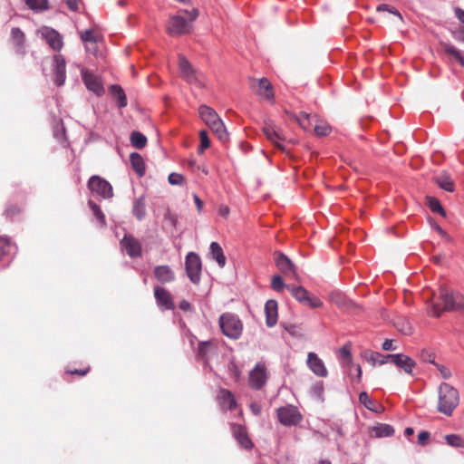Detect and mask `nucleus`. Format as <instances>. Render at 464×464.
<instances>
[{
  "label": "nucleus",
  "mask_w": 464,
  "mask_h": 464,
  "mask_svg": "<svg viewBox=\"0 0 464 464\" xmlns=\"http://www.w3.org/2000/svg\"><path fill=\"white\" fill-rule=\"evenodd\" d=\"M441 45H442L444 52L448 55L454 57L461 65L464 66V57L457 48H455L453 45H451L450 44H446V43L441 44Z\"/></svg>",
  "instance_id": "obj_35"
},
{
  "label": "nucleus",
  "mask_w": 464,
  "mask_h": 464,
  "mask_svg": "<svg viewBox=\"0 0 464 464\" xmlns=\"http://www.w3.org/2000/svg\"><path fill=\"white\" fill-rule=\"evenodd\" d=\"M231 430L234 438L237 440L240 447L246 450H251L253 448L254 444L244 426L240 424H232Z\"/></svg>",
  "instance_id": "obj_16"
},
{
  "label": "nucleus",
  "mask_w": 464,
  "mask_h": 464,
  "mask_svg": "<svg viewBox=\"0 0 464 464\" xmlns=\"http://www.w3.org/2000/svg\"><path fill=\"white\" fill-rule=\"evenodd\" d=\"M228 371H229V373L230 375L236 380L237 381L241 375V372L239 370V368L237 367V365L234 362H231L229 365H228Z\"/></svg>",
  "instance_id": "obj_51"
},
{
  "label": "nucleus",
  "mask_w": 464,
  "mask_h": 464,
  "mask_svg": "<svg viewBox=\"0 0 464 464\" xmlns=\"http://www.w3.org/2000/svg\"><path fill=\"white\" fill-rule=\"evenodd\" d=\"M362 358L371 363L372 366L379 364V361L382 360V354L373 351H364L362 353Z\"/></svg>",
  "instance_id": "obj_37"
},
{
  "label": "nucleus",
  "mask_w": 464,
  "mask_h": 464,
  "mask_svg": "<svg viewBox=\"0 0 464 464\" xmlns=\"http://www.w3.org/2000/svg\"><path fill=\"white\" fill-rule=\"evenodd\" d=\"M22 208L16 204H11L6 207L5 210V215L8 218H14V217L19 216L22 213Z\"/></svg>",
  "instance_id": "obj_44"
},
{
  "label": "nucleus",
  "mask_w": 464,
  "mask_h": 464,
  "mask_svg": "<svg viewBox=\"0 0 464 464\" xmlns=\"http://www.w3.org/2000/svg\"><path fill=\"white\" fill-rule=\"evenodd\" d=\"M121 246L130 257L141 256V245L140 241L131 235H125L121 240Z\"/></svg>",
  "instance_id": "obj_14"
},
{
  "label": "nucleus",
  "mask_w": 464,
  "mask_h": 464,
  "mask_svg": "<svg viewBox=\"0 0 464 464\" xmlns=\"http://www.w3.org/2000/svg\"><path fill=\"white\" fill-rule=\"evenodd\" d=\"M307 365L309 369L319 377H326L327 369L322 359L315 353L310 352L307 354Z\"/></svg>",
  "instance_id": "obj_17"
},
{
  "label": "nucleus",
  "mask_w": 464,
  "mask_h": 464,
  "mask_svg": "<svg viewBox=\"0 0 464 464\" xmlns=\"http://www.w3.org/2000/svg\"><path fill=\"white\" fill-rule=\"evenodd\" d=\"M43 38H44L49 46L53 51H60L63 46V36L54 29L44 26L40 29Z\"/></svg>",
  "instance_id": "obj_12"
},
{
  "label": "nucleus",
  "mask_w": 464,
  "mask_h": 464,
  "mask_svg": "<svg viewBox=\"0 0 464 464\" xmlns=\"http://www.w3.org/2000/svg\"><path fill=\"white\" fill-rule=\"evenodd\" d=\"M169 182L171 185H181L184 183V177L179 173H171L169 176Z\"/></svg>",
  "instance_id": "obj_50"
},
{
  "label": "nucleus",
  "mask_w": 464,
  "mask_h": 464,
  "mask_svg": "<svg viewBox=\"0 0 464 464\" xmlns=\"http://www.w3.org/2000/svg\"><path fill=\"white\" fill-rule=\"evenodd\" d=\"M340 357L342 359V364L344 367L353 366L352 353L349 345H343L340 349Z\"/></svg>",
  "instance_id": "obj_38"
},
{
  "label": "nucleus",
  "mask_w": 464,
  "mask_h": 464,
  "mask_svg": "<svg viewBox=\"0 0 464 464\" xmlns=\"http://www.w3.org/2000/svg\"><path fill=\"white\" fill-rule=\"evenodd\" d=\"M88 188L92 192L104 198H111L113 194L111 184L99 176H92L90 178L88 181Z\"/></svg>",
  "instance_id": "obj_10"
},
{
  "label": "nucleus",
  "mask_w": 464,
  "mask_h": 464,
  "mask_svg": "<svg viewBox=\"0 0 464 464\" xmlns=\"http://www.w3.org/2000/svg\"><path fill=\"white\" fill-rule=\"evenodd\" d=\"M11 38L12 42L16 49V52L18 53L24 54V42H25V35L19 29V28H13L11 31Z\"/></svg>",
  "instance_id": "obj_28"
},
{
  "label": "nucleus",
  "mask_w": 464,
  "mask_h": 464,
  "mask_svg": "<svg viewBox=\"0 0 464 464\" xmlns=\"http://www.w3.org/2000/svg\"><path fill=\"white\" fill-rule=\"evenodd\" d=\"M438 394V411L446 416H451L459 403L458 390L447 382H442L439 386Z\"/></svg>",
  "instance_id": "obj_2"
},
{
  "label": "nucleus",
  "mask_w": 464,
  "mask_h": 464,
  "mask_svg": "<svg viewBox=\"0 0 464 464\" xmlns=\"http://www.w3.org/2000/svg\"><path fill=\"white\" fill-rule=\"evenodd\" d=\"M313 392L314 395H316L319 399H321L323 397V393H324V383L322 382H317L314 387H313Z\"/></svg>",
  "instance_id": "obj_54"
},
{
  "label": "nucleus",
  "mask_w": 464,
  "mask_h": 464,
  "mask_svg": "<svg viewBox=\"0 0 464 464\" xmlns=\"http://www.w3.org/2000/svg\"><path fill=\"white\" fill-rule=\"evenodd\" d=\"M359 401L362 404H363L368 410L372 411H377V404L375 401H373L367 392H362L359 394Z\"/></svg>",
  "instance_id": "obj_40"
},
{
  "label": "nucleus",
  "mask_w": 464,
  "mask_h": 464,
  "mask_svg": "<svg viewBox=\"0 0 464 464\" xmlns=\"http://www.w3.org/2000/svg\"><path fill=\"white\" fill-rule=\"evenodd\" d=\"M198 114L201 120L208 126L215 124L216 121H219L221 118L216 112L214 109L207 105H200L198 108Z\"/></svg>",
  "instance_id": "obj_23"
},
{
  "label": "nucleus",
  "mask_w": 464,
  "mask_h": 464,
  "mask_svg": "<svg viewBox=\"0 0 464 464\" xmlns=\"http://www.w3.org/2000/svg\"><path fill=\"white\" fill-rule=\"evenodd\" d=\"M262 130L266 139L274 144L276 148L282 151L285 150V146L282 144V141L285 140V137L276 125L272 122H265Z\"/></svg>",
  "instance_id": "obj_11"
},
{
  "label": "nucleus",
  "mask_w": 464,
  "mask_h": 464,
  "mask_svg": "<svg viewBox=\"0 0 464 464\" xmlns=\"http://www.w3.org/2000/svg\"><path fill=\"white\" fill-rule=\"evenodd\" d=\"M314 131L319 136H326L331 132V127L326 122H321L315 125Z\"/></svg>",
  "instance_id": "obj_47"
},
{
  "label": "nucleus",
  "mask_w": 464,
  "mask_h": 464,
  "mask_svg": "<svg viewBox=\"0 0 464 464\" xmlns=\"http://www.w3.org/2000/svg\"><path fill=\"white\" fill-rule=\"evenodd\" d=\"M278 420L284 426L297 425L303 419L302 414L295 406L286 405L276 410Z\"/></svg>",
  "instance_id": "obj_7"
},
{
  "label": "nucleus",
  "mask_w": 464,
  "mask_h": 464,
  "mask_svg": "<svg viewBox=\"0 0 464 464\" xmlns=\"http://www.w3.org/2000/svg\"><path fill=\"white\" fill-rule=\"evenodd\" d=\"M392 358L396 359L394 364L397 367L401 368L409 374H412V370L415 367V362L411 357L403 353H397V356Z\"/></svg>",
  "instance_id": "obj_25"
},
{
  "label": "nucleus",
  "mask_w": 464,
  "mask_h": 464,
  "mask_svg": "<svg viewBox=\"0 0 464 464\" xmlns=\"http://www.w3.org/2000/svg\"><path fill=\"white\" fill-rule=\"evenodd\" d=\"M89 206H90L91 209L92 210L93 215L100 221V223L104 225L105 224V217H104L102 211L101 210L100 207L92 201H89Z\"/></svg>",
  "instance_id": "obj_46"
},
{
  "label": "nucleus",
  "mask_w": 464,
  "mask_h": 464,
  "mask_svg": "<svg viewBox=\"0 0 464 464\" xmlns=\"http://www.w3.org/2000/svg\"><path fill=\"white\" fill-rule=\"evenodd\" d=\"M210 345L209 343H199V346H198V353L201 355V356H204L207 353V349L208 347Z\"/></svg>",
  "instance_id": "obj_62"
},
{
  "label": "nucleus",
  "mask_w": 464,
  "mask_h": 464,
  "mask_svg": "<svg viewBox=\"0 0 464 464\" xmlns=\"http://www.w3.org/2000/svg\"><path fill=\"white\" fill-rule=\"evenodd\" d=\"M130 160L131 167L135 170V172L140 177L143 176L145 173V163L142 157L139 153L133 152L130 156Z\"/></svg>",
  "instance_id": "obj_31"
},
{
  "label": "nucleus",
  "mask_w": 464,
  "mask_h": 464,
  "mask_svg": "<svg viewBox=\"0 0 464 464\" xmlns=\"http://www.w3.org/2000/svg\"><path fill=\"white\" fill-rule=\"evenodd\" d=\"M11 250V243L8 237H0V260L8 255Z\"/></svg>",
  "instance_id": "obj_43"
},
{
  "label": "nucleus",
  "mask_w": 464,
  "mask_h": 464,
  "mask_svg": "<svg viewBox=\"0 0 464 464\" xmlns=\"http://www.w3.org/2000/svg\"><path fill=\"white\" fill-rule=\"evenodd\" d=\"M427 200H428L429 208H430V210L432 212L438 213V214L441 215L442 217L446 216V212H445L444 208H442L440 202L436 198L428 197Z\"/></svg>",
  "instance_id": "obj_39"
},
{
  "label": "nucleus",
  "mask_w": 464,
  "mask_h": 464,
  "mask_svg": "<svg viewBox=\"0 0 464 464\" xmlns=\"http://www.w3.org/2000/svg\"><path fill=\"white\" fill-rule=\"evenodd\" d=\"M208 128L222 143H227L229 140V133L221 119Z\"/></svg>",
  "instance_id": "obj_27"
},
{
  "label": "nucleus",
  "mask_w": 464,
  "mask_h": 464,
  "mask_svg": "<svg viewBox=\"0 0 464 464\" xmlns=\"http://www.w3.org/2000/svg\"><path fill=\"white\" fill-rule=\"evenodd\" d=\"M199 139H200V145L198 149V152L199 154H202L205 150H207L210 147V140L208 138L207 130H202L199 131Z\"/></svg>",
  "instance_id": "obj_42"
},
{
  "label": "nucleus",
  "mask_w": 464,
  "mask_h": 464,
  "mask_svg": "<svg viewBox=\"0 0 464 464\" xmlns=\"http://www.w3.org/2000/svg\"><path fill=\"white\" fill-rule=\"evenodd\" d=\"M68 8L72 11L79 9V0H65Z\"/></svg>",
  "instance_id": "obj_59"
},
{
  "label": "nucleus",
  "mask_w": 464,
  "mask_h": 464,
  "mask_svg": "<svg viewBox=\"0 0 464 464\" xmlns=\"http://www.w3.org/2000/svg\"><path fill=\"white\" fill-rule=\"evenodd\" d=\"M210 253L212 258H214L220 267L226 265V256H224L223 250L220 245L217 242L210 244Z\"/></svg>",
  "instance_id": "obj_32"
},
{
  "label": "nucleus",
  "mask_w": 464,
  "mask_h": 464,
  "mask_svg": "<svg viewBox=\"0 0 464 464\" xmlns=\"http://www.w3.org/2000/svg\"><path fill=\"white\" fill-rule=\"evenodd\" d=\"M53 75L54 82L57 86H62L66 78V63L64 58L61 54H55L53 56Z\"/></svg>",
  "instance_id": "obj_15"
},
{
  "label": "nucleus",
  "mask_w": 464,
  "mask_h": 464,
  "mask_svg": "<svg viewBox=\"0 0 464 464\" xmlns=\"http://www.w3.org/2000/svg\"><path fill=\"white\" fill-rule=\"evenodd\" d=\"M448 445L454 448H464V440L457 434H449L444 437Z\"/></svg>",
  "instance_id": "obj_41"
},
{
  "label": "nucleus",
  "mask_w": 464,
  "mask_h": 464,
  "mask_svg": "<svg viewBox=\"0 0 464 464\" xmlns=\"http://www.w3.org/2000/svg\"><path fill=\"white\" fill-rule=\"evenodd\" d=\"M275 262L277 268L285 276L292 279H297L295 265L282 253L275 254Z\"/></svg>",
  "instance_id": "obj_13"
},
{
  "label": "nucleus",
  "mask_w": 464,
  "mask_h": 464,
  "mask_svg": "<svg viewBox=\"0 0 464 464\" xmlns=\"http://www.w3.org/2000/svg\"><path fill=\"white\" fill-rule=\"evenodd\" d=\"M430 438V433L428 431H420L418 435V442L421 445L426 444L427 440Z\"/></svg>",
  "instance_id": "obj_57"
},
{
  "label": "nucleus",
  "mask_w": 464,
  "mask_h": 464,
  "mask_svg": "<svg viewBox=\"0 0 464 464\" xmlns=\"http://www.w3.org/2000/svg\"><path fill=\"white\" fill-rule=\"evenodd\" d=\"M463 304L464 300L461 296H455L452 291L443 287L440 289L438 295L432 297L430 313L438 317L441 313L455 310Z\"/></svg>",
  "instance_id": "obj_1"
},
{
  "label": "nucleus",
  "mask_w": 464,
  "mask_h": 464,
  "mask_svg": "<svg viewBox=\"0 0 464 464\" xmlns=\"http://www.w3.org/2000/svg\"><path fill=\"white\" fill-rule=\"evenodd\" d=\"M81 39L85 43L96 44L97 36L93 30H86L81 34Z\"/></svg>",
  "instance_id": "obj_49"
},
{
  "label": "nucleus",
  "mask_w": 464,
  "mask_h": 464,
  "mask_svg": "<svg viewBox=\"0 0 464 464\" xmlns=\"http://www.w3.org/2000/svg\"><path fill=\"white\" fill-rule=\"evenodd\" d=\"M286 285H285L283 278L279 275H276L272 277L271 280V287L276 292H282L284 288H286Z\"/></svg>",
  "instance_id": "obj_45"
},
{
  "label": "nucleus",
  "mask_w": 464,
  "mask_h": 464,
  "mask_svg": "<svg viewBox=\"0 0 464 464\" xmlns=\"http://www.w3.org/2000/svg\"><path fill=\"white\" fill-rule=\"evenodd\" d=\"M91 370V367L90 366H87L85 367L84 369H81V370H72L70 368H67L66 369V373H69V374H77L79 376H84L86 375Z\"/></svg>",
  "instance_id": "obj_52"
},
{
  "label": "nucleus",
  "mask_w": 464,
  "mask_h": 464,
  "mask_svg": "<svg viewBox=\"0 0 464 464\" xmlns=\"http://www.w3.org/2000/svg\"><path fill=\"white\" fill-rule=\"evenodd\" d=\"M25 4L34 12H43L49 8L48 0H25Z\"/></svg>",
  "instance_id": "obj_36"
},
{
  "label": "nucleus",
  "mask_w": 464,
  "mask_h": 464,
  "mask_svg": "<svg viewBox=\"0 0 464 464\" xmlns=\"http://www.w3.org/2000/svg\"><path fill=\"white\" fill-rule=\"evenodd\" d=\"M258 88L256 94L263 97L266 100H271L274 98L273 86L266 78H261L257 81Z\"/></svg>",
  "instance_id": "obj_24"
},
{
  "label": "nucleus",
  "mask_w": 464,
  "mask_h": 464,
  "mask_svg": "<svg viewBox=\"0 0 464 464\" xmlns=\"http://www.w3.org/2000/svg\"><path fill=\"white\" fill-rule=\"evenodd\" d=\"M218 213L220 216L227 218L229 214V208L227 206H221L218 209Z\"/></svg>",
  "instance_id": "obj_64"
},
{
  "label": "nucleus",
  "mask_w": 464,
  "mask_h": 464,
  "mask_svg": "<svg viewBox=\"0 0 464 464\" xmlns=\"http://www.w3.org/2000/svg\"><path fill=\"white\" fill-rule=\"evenodd\" d=\"M218 401L221 408L228 409L229 411H233L237 408V401L234 394L227 389H220L218 396Z\"/></svg>",
  "instance_id": "obj_22"
},
{
  "label": "nucleus",
  "mask_w": 464,
  "mask_h": 464,
  "mask_svg": "<svg viewBox=\"0 0 464 464\" xmlns=\"http://www.w3.org/2000/svg\"><path fill=\"white\" fill-rule=\"evenodd\" d=\"M191 28L192 24L186 18L178 14L169 18L166 30L170 36H179L188 34Z\"/></svg>",
  "instance_id": "obj_9"
},
{
  "label": "nucleus",
  "mask_w": 464,
  "mask_h": 464,
  "mask_svg": "<svg viewBox=\"0 0 464 464\" xmlns=\"http://www.w3.org/2000/svg\"><path fill=\"white\" fill-rule=\"evenodd\" d=\"M268 373L264 362H257L249 372L248 384L254 390H261L266 383Z\"/></svg>",
  "instance_id": "obj_8"
},
{
  "label": "nucleus",
  "mask_w": 464,
  "mask_h": 464,
  "mask_svg": "<svg viewBox=\"0 0 464 464\" xmlns=\"http://www.w3.org/2000/svg\"><path fill=\"white\" fill-rule=\"evenodd\" d=\"M454 13L459 21L464 24V10L459 7H455Z\"/></svg>",
  "instance_id": "obj_60"
},
{
  "label": "nucleus",
  "mask_w": 464,
  "mask_h": 464,
  "mask_svg": "<svg viewBox=\"0 0 464 464\" xmlns=\"http://www.w3.org/2000/svg\"><path fill=\"white\" fill-rule=\"evenodd\" d=\"M82 80L87 89L100 95L103 92L101 79L88 70L82 71Z\"/></svg>",
  "instance_id": "obj_18"
},
{
  "label": "nucleus",
  "mask_w": 464,
  "mask_h": 464,
  "mask_svg": "<svg viewBox=\"0 0 464 464\" xmlns=\"http://www.w3.org/2000/svg\"><path fill=\"white\" fill-rule=\"evenodd\" d=\"M286 289L289 290L292 296L301 304L312 309L323 306V302L314 295L308 292L303 286H295L287 285Z\"/></svg>",
  "instance_id": "obj_5"
},
{
  "label": "nucleus",
  "mask_w": 464,
  "mask_h": 464,
  "mask_svg": "<svg viewBox=\"0 0 464 464\" xmlns=\"http://www.w3.org/2000/svg\"><path fill=\"white\" fill-rule=\"evenodd\" d=\"M435 183L442 189L448 192L455 190V184L447 172H441L434 178Z\"/></svg>",
  "instance_id": "obj_26"
},
{
  "label": "nucleus",
  "mask_w": 464,
  "mask_h": 464,
  "mask_svg": "<svg viewBox=\"0 0 464 464\" xmlns=\"http://www.w3.org/2000/svg\"><path fill=\"white\" fill-rule=\"evenodd\" d=\"M266 324L268 327L276 324L278 319V304L276 300H268L265 304Z\"/></svg>",
  "instance_id": "obj_20"
},
{
  "label": "nucleus",
  "mask_w": 464,
  "mask_h": 464,
  "mask_svg": "<svg viewBox=\"0 0 464 464\" xmlns=\"http://www.w3.org/2000/svg\"><path fill=\"white\" fill-rule=\"evenodd\" d=\"M393 433L394 429L389 424L381 423L371 429V436L375 438L390 437Z\"/></svg>",
  "instance_id": "obj_29"
},
{
  "label": "nucleus",
  "mask_w": 464,
  "mask_h": 464,
  "mask_svg": "<svg viewBox=\"0 0 464 464\" xmlns=\"http://www.w3.org/2000/svg\"><path fill=\"white\" fill-rule=\"evenodd\" d=\"M219 326L222 333L231 339H238L243 330V324L239 318L230 313L223 314L220 316Z\"/></svg>",
  "instance_id": "obj_4"
},
{
  "label": "nucleus",
  "mask_w": 464,
  "mask_h": 464,
  "mask_svg": "<svg viewBox=\"0 0 464 464\" xmlns=\"http://www.w3.org/2000/svg\"><path fill=\"white\" fill-rule=\"evenodd\" d=\"M185 270L188 277L194 284H198L202 270V263L199 256L195 252H189L185 259Z\"/></svg>",
  "instance_id": "obj_6"
},
{
  "label": "nucleus",
  "mask_w": 464,
  "mask_h": 464,
  "mask_svg": "<svg viewBox=\"0 0 464 464\" xmlns=\"http://www.w3.org/2000/svg\"><path fill=\"white\" fill-rule=\"evenodd\" d=\"M154 296L159 305L164 307L165 309L174 308L172 297L169 292L167 291L165 288L161 286H155Z\"/></svg>",
  "instance_id": "obj_21"
},
{
  "label": "nucleus",
  "mask_w": 464,
  "mask_h": 464,
  "mask_svg": "<svg viewBox=\"0 0 464 464\" xmlns=\"http://www.w3.org/2000/svg\"><path fill=\"white\" fill-rule=\"evenodd\" d=\"M130 140L131 145L136 149H143L147 144V138L140 131H133L130 134Z\"/></svg>",
  "instance_id": "obj_34"
},
{
  "label": "nucleus",
  "mask_w": 464,
  "mask_h": 464,
  "mask_svg": "<svg viewBox=\"0 0 464 464\" xmlns=\"http://www.w3.org/2000/svg\"><path fill=\"white\" fill-rule=\"evenodd\" d=\"M179 69L181 78L188 83L199 89L206 86L204 74L195 70L183 55L179 56Z\"/></svg>",
  "instance_id": "obj_3"
},
{
  "label": "nucleus",
  "mask_w": 464,
  "mask_h": 464,
  "mask_svg": "<svg viewBox=\"0 0 464 464\" xmlns=\"http://www.w3.org/2000/svg\"><path fill=\"white\" fill-rule=\"evenodd\" d=\"M182 13L188 14V18H189V23L191 24V22H193L194 20H196L199 14V12L197 8H193L192 10L190 11H188V10H183L181 11Z\"/></svg>",
  "instance_id": "obj_55"
},
{
  "label": "nucleus",
  "mask_w": 464,
  "mask_h": 464,
  "mask_svg": "<svg viewBox=\"0 0 464 464\" xmlns=\"http://www.w3.org/2000/svg\"><path fill=\"white\" fill-rule=\"evenodd\" d=\"M382 349L384 351H393L396 349L395 346H393V340L392 339H386L382 343Z\"/></svg>",
  "instance_id": "obj_58"
},
{
  "label": "nucleus",
  "mask_w": 464,
  "mask_h": 464,
  "mask_svg": "<svg viewBox=\"0 0 464 464\" xmlns=\"http://www.w3.org/2000/svg\"><path fill=\"white\" fill-rule=\"evenodd\" d=\"M132 213L138 220H142L146 216V201L143 196L133 202Z\"/></svg>",
  "instance_id": "obj_30"
},
{
  "label": "nucleus",
  "mask_w": 464,
  "mask_h": 464,
  "mask_svg": "<svg viewBox=\"0 0 464 464\" xmlns=\"http://www.w3.org/2000/svg\"><path fill=\"white\" fill-rule=\"evenodd\" d=\"M421 356H422L423 360H425L429 362H431V363H435L434 362V359H435L434 354L426 352V353H422Z\"/></svg>",
  "instance_id": "obj_63"
},
{
  "label": "nucleus",
  "mask_w": 464,
  "mask_h": 464,
  "mask_svg": "<svg viewBox=\"0 0 464 464\" xmlns=\"http://www.w3.org/2000/svg\"><path fill=\"white\" fill-rule=\"evenodd\" d=\"M454 37L460 42H464V28H459L453 33Z\"/></svg>",
  "instance_id": "obj_61"
},
{
  "label": "nucleus",
  "mask_w": 464,
  "mask_h": 464,
  "mask_svg": "<svg viewBox=\"0 0 464 464\" xmlns=\"http://www.w3.org/2000/svg\"><path fill=\"white\" fill-rule=\"evenodd\" d=\"M153 276L160 284L171 283L175 280V272L168 265L157 266L153 269Z\"/></svg>",
  "instance_id": "obj_19"
},
{
  "label": "nucleus",
  "mask_w": 464,
  "mask_h": 464,
  "mask_svg": "<svg viewBox=\"0 0 464 464\" xmlns=\"http://www.w3.org/2000/svg\"><path fill=\"white\" fill-rule=\"evenodd\" d=\"M437 368L442 378L447 380L451 377V372L448 367L441 364H437Z\"/></svg>",
  "instance_id": "obj_53"
},
{
  "label": "nucleus",
  "mask_w": 464,
  "mask_h": 464,
  "mask_svg": "<svg viewBox=\"0 0 464 464\" xmlns=\"http://www.w3.org/2000/svg\"><path fill=\"white\" fill-rule=\"evenodd\" d=\"M395 326L403 334L409 335L412 333V327L407 321H399L395 323Z\"/></svg>",
  "instance_id": "obj_48"
},
{
  "label": "nucleus",
  "mask_w": 464,
  "mask_h": 464,
  "mask_svg": "<svg viewBox=\"0 0 464 464\" xmlns=\"http://www.w3.org/2000/svg\"><path fill=\"white\" fill-rule=\"evenodd\" d=\"M110 92L113 98L117 100L119 107L124 108L127 106V97L120 85H111Z\"/></svg>",
  "instance_id": "obj_33"
},
{
  "label": "nucleus",
  "mask_w": 464,
  "mask_h": 464,
  "mask_svg": "<svg viewBox=\"0 0 464 464\" xmlns=\"http://www.w3.org/2000/svg\"><path fill=\"white\" fill-rule=\"evenodd\" d=\"M396 356H397V354H386V355L382 354V360L379 361V364L382 365V364H385L388 362H392L394 364L396 359H393L392 357H396Z\"/></svg>",
  "instance_id": "obj_56"
}]
</instances>
